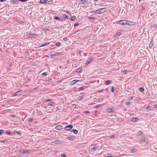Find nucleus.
<instances>
[{"label": "nucleus", "mask_w": 157, "mask_h": 157, "mask_svg": "<svg viewBox=\"0 0 157 157\" xmlns=\"http://www.w3.org/2000/svg\"><path fill=\"white\" fill-rule=\"evenodd\" d=\"M79 80H74L71 82L70 85H73L76 83L77 82H79Z\"/></svg>", "instance_id": "8"}, {"label": "nucleus", "mask_w": 157, "mask_h": 157, "mask_svg": "<svg viewBox=\"0 0 157 157\" xmlns=\"http://www.w3.org/2000/svg\"><path fill=\"white\" fill-rule=\"evenodd\" d=\"M79 89L80 91L82 90H83L84 89V88L83 87H81L79 88Z\"/></svg>", "instance_id": "33"}, {"label": "nucleus", "mask_w": 157, "mask_h": 157, "mask_svg": "<svg viewBox=\"0 0 157 157\" xmlns=\"http://www.w3.org/2000/svg\"><path fill=\"white\" fill-rule=\"evenodd\" d=\"M104 91V90H99L98 91L99 92H103Z\"/></svg>", "instance_id": "52"}, {"label": "nucleus", "mask_w": 157, "mask_h": 157, "mask_svg": "<svg viewBox=\"0 0 157 157\" xmlns=\"http://www.w3.org/2000/svg\"><path fill=\"white\" fill-rule=\"evenodd\" d=\"M4 132V130H0V135H1L2 134L3 132Z\"/></svg>", "instance_id": "40"}, {"label": "nucleus", "mask_w": 157, "mask_h": 157, "mask_svg": "<svg viewBox=\"0 0 157 157\" xmlns=\"http://www.w3.org/2000/svg\"><path fill=\"white\" fill-rule=\"evenodd\" d=\"M147 109L148 110H150V107H147Z\"/></svg>", "instance_id": "55"}, {"label": "nucleus", "mask_w": 157, "mask_h": 157, "mask_svg": "<svg viewBox=\"0 0 157 157\" xmlns=\"http://www.w3.org/2000/svg\"><path fill=\"white\" fill-rule=\"evenodd\" d=\"M22 94V90H20L18 91L17 92L15 93L14 94V96H19L21 95Z\"/></svg>", "instance_id": "2"}, {"label": "nucleus", "mask_w": 157, "mask_h": 157, "mask_svg": "<svg viewBox=\"0 0 157 157\" xmlns=\"http://www.w3.org/2000/svg\"><path fill=\"white\" fill-rule=\"evenodd\" d=\"M81 52H82V51H81V50H79V51H78V52L79 54H80V53H81Z\"/></svg>", "instance_id": "58"}, {"label": "nucleus", "mask_w": 157, "mask_h": 157, "mask_svg": "<svg viewBox=\"0 0 157 157\" xmlns=\"http://www.w3.org/2000/svg\"><path fill=\"white\" fill-rule=\"evenodd\" d=\"M33 120V118H30L29 120V122H31Z\"/></svg>", "instance_id": "45"}, {"label": "nucleus", "mask_w": 157, "mask_h": 157, "mask_svg": "<svg viewBox=\"0 0 157 157\" xmlns=\"http://www.w3.org/2000/svg\"><path fill=\"white\" fill-rule=\"evenodd\" d=\"M72 125H69L65 126L64 127V129L66 130H69L70 129H71L73 128Z\"/></svg>", "instance_id": "3"}, {"label": "nucleus", "mask_w": 157, "mask_h": 157, "mask_svg": "<svg viewBox=\"0 0 157 157\" xmlns=\"http://www.w3.org/2000/svg\"><path fill=\"white\" fill-rule=\"evenodd\" d=\"M49 55L50 56H51V57L52 58H55V55L54 54H53L52 53V52L50 53Z\"/></svg>", "instance_id": "14"}, {"label": "nucleus", "mask_w": 157, "mask_h": 157, "mask_svg": "<svg viewBox=\"0 0 157 157\" xmlns=\"http://www.w3.org/2000/svg\"><path fill=\"white\" fill-rule=\"evenodd\" d=\"M49 43H48V42L45 43L44 44H43L42 45H41L40 46V47H44V46L48 45L49 44Z\"/></svg>", "instance_id": "20"}, {"label": "nucleus", "mask_w": 157, "mask_h": 157, "mask_svg": "<svg viewBox=\"0 0 157 157\" xmlns=\"http://www.w3.org/2000/svg\"><path fill=\"white\" fill-rule=\"evenodd\" d=\"M19 1L21 2H25L27 1L28 0H18Z\"/></svg>", "instance_id": "46"}, {"label": "nucleus", "mask_w": 157, "mask_h": 157, "mask_svg": "<svg viewBox=\"0 0 157 157\" xmlns=\"http://www.w3.org/2000/svg\"><path fill=\"white\" fill-rule=\"evenodd\" d=\"M51 79H48L47 80L48 81H50L51 80Z\"/></svg>", "instance_id": "62"}, {"label": "nucleus", "mask_w": 157, "mask_h": 157, "mask_svg": "<svg viewBox=\"0 0 157 157\" xmlns=\"http://www.w3.org/2000/svg\"><path fill=\"white\" fill-rule=\"evenodd\" d=\"M82 70V68L80 67L79 68H78L76 70V71L78 72H79L81 71Z\"/></svg>", "instance_id": "13"}, {"label": "nucleus", "mask_w": 157, "mask_h": 157, "mask_svg": "<svg viewBox=\"0 0 157 157\" xmlns=\"http://www.w3.org/2000/svg\"><path fill=\"white\" fill-rule=\"evenodd\" d=\"M127 21L126 20H121L117 21L116 23L118 24H120L122 25H126L127 23Z\"/></svg>", "instance_id": "1"}, {"label": "nucleus", "mask_w": 157, "mask_h": 157, "mask_svg": "<svg viewBox=\"0 0 157 157\" xmlns=\"http://www.w3.org/2000/svg\"><path fill=\"white\" fill-rule=\"evenodd\" d=\"M45 2H49L48 1L46 0H40V3L42 4L44 3Z\"/></svg>", "instance_id": "17"}, {"label": "nucleus", "mask_w": 157, "mask_h": 157, "mask_svg": "<svg viewBox=\"0 0 157 157\" xmlns=\"http://www.w3.org/2000/svg\"><path fill=\"white\" fill-rule=\"evenodd\" d=\"M63 40L64 41H66L67 39V38L64 37L63 38Z\"/></svg>", "instance_id": "37"}, {"label": "nucleus", "mask_w": 157, "mask_h": 157, "mask_svg": "<svg viewBox=\"0 0 157 157\" xmlns=\"http://www.w3.org/2000/svg\"><path fill=\"white\" fill-rule=\"evenodd\" d=\"M71 132H73L75 134H77L78 132V131L77 130L73 129L71 131Z\"/></svg>", "instance_id": "11"}, {"label": "nucleus", "mask_w": 157, "mask_h": 157, "mask_svg": "<svg viewBox=\"0 0 157 157\" xmlns=\"http://www.w3.org/2000/svg\"><path fill=\"white\" fill-rule=\"evenodd\" d=\"M99 149V148L98 147H97L96 145H92L91 147L90 150H93V151H94L97 150H98Z\"/></svg>", "instance_id": "4"}, {"label": "nucleus", "mask_w": 157, "mask_h": 157, "mask_svg": "<svg viewBox=\"0 0 157 157\" xmlns=\"http://www.w3.org/2000/svg\"><path fill=\"white\" fill-rule=\"evenodd\" d=\"M82 97H79V100H82Z\"/></svg>", "instance_id": "49"}, {"label": "nucleus", "mask_w": 157, "mask_h": 157, "mask_svg": "<svg viewBox=\"0 0 157 157\" xmlns=\"http://www.w3.org/2000/svg\"><path fill=\"white\" fill-rule=\"evenodd\" d=\"M79 25V23H75V24H74V27H76V26H78Z\"/></svg>", "instance_id": "36"}, {"label": "nucleus", "mask_w": 157, "mask_h": 157, "mask_svg": "<svg viewBox=\"0 0 157 157\" xmlns=\"http://www.w3.org/2000/svg\"><path fill=\"white\" fill-rule=\"evenodd\" d=\"M42 75L43 76H46L47 75V73L46 72H44L42 73Z\"/></svg>", "instance_id": "42"}, {"label": "nucleus", "mask_w": 157, "mask_h": 157, "mask_svg": "<svg viewBox=\"0 0 157 157\" xmlns=\"http://www.w3.org/2000/svg\"><path fill=\"white\" fill-rule=\"evenodd\" d=\"M142 1V0H139V2H140Z\"/></svg>", "instance_id": "64"}, {"label": "nucleus", "mask_w": 157, "mask_h": 157, "mask_svg": "<svg viewBox=\"0 0 157 157\" xmlns=\"http://www.w3.org/2000/svg\"><path fill=\"white\" fill-rule=\"evenodd\" d=\"M21 152L24 153H29V151L27 150H25L24 149L21 150Z\"/></svg>", "instance_id": "7"}, {"label": "nucleus", "mask_w": 157, "mask_h": 157, "mask_svg": "<svg viewBox=\"0 0 157 157\" xmlns=\"http://www.w3.org/2000/svg\"><path fill=\"white\" fill-rule=\"evenodd\" d=\"M106 8H101L100 9V10L101 11V13H103L105 11V10L106 9Z\"/></svg>", "instance_id": "19"}, {"label": "nucleus", "mask_w": 157, "mask_h": 157, "mask_svg": "<svg viewBox=\"0 0 157 157\" xmlns=\"http://www.w3.org/2000/svg\"><path fill=\"white\" fill-rule=\"evenodd\" d=\"M127 105H129L131 104V102L129 101H128L126 102V103Z\"/></svg>", "instance_id": "39"}, {"label": "nucleus", "mask_w": 157, "mask_h": 157, "mask_svg": "<svg viewBox=\"0 0 157 157\" xmlns=\"http://www.w3.org/2000/svg\"><path fill=\"white\" fill-rule=\"evenodd\" d=\"M29 37H32L33 36L34 34H29Z\"/></svg>", "instance_id": "32"}, {"label": "nucleus", "mask_w": 157, "mask_h": 157, "mask_svg": "<svg viewBox=\"0 0 157 157\" xmlns=\"http://www.w3.org/2000/svg\"><path fill=\"white\" fill-rule=\"evenodd\" d=\"M101 106V105H96L95 106V108H98L100 107Z\"/></svg>", "instance_id": "35"}, {"label": "nucleus", "mask_w": 157, "mask_h": 157, "mask_svg": "<svg viewBox=\"0 0 157 157\" xmlns=\"http://www.w3.org/2000/svg\"><path fill=\"white\" fill-rule=\"evenodd\" d=\"M63 18H68V16L67 15H63Z\"/></svg>", "instance_id": "38"}, {"label": "nucleus", "mask_w": 157, "mask_h": 157, "mask_svg": "<svg viewBox=\"0 0 157 157\" xmlns=\"http://www.w3.org/2000/svg\"><path fill=\"white\" fill-rule=\"evenodd\" d=\"M6 0H0V1L1 2H2L4 1H6Z\"/></svg>", "instance_id": "60"}, {"label": "nucleus", "mask_w": 157, "mask_h": 157, "mask_svg": "<svg viewBox=\"0 0 157 157\" xmlns=\"http://www.w3.org/2000/svg\"><path fill=\"white\" fill-rule=\"evenodd\" d=\"M127 24L126 25H135V22H131V21H127Z\"/></svg>", "instance_id": "6"}, {"label": "nucleus", "mask_w": 157, "mask_h": 157, "mask_svg": "<svg viewBox=\"0 0 157 157\" xmlns=\"http://www.w3.org/2000/svg\"><path fill=\"white\" fill-rule=\"evenodd\" d=\"M60 44V43L59 42H57L56 44V45L57 46H59Z\"/></svg>", "instance_id": "30"}, {"label": "nucleus", "mask_w": 157, "mask_h": 157, "mask_svg": "<svg viewBox=\"0 0 157 157\" xmlns=\"http://www.w3.org/2000/svg\"><path fill=\"white\" fill-rule=\"evenodd\" d=\"M85 113H90V112H89V111H85Z\"/></svg>", "instance_id": "59"}, {"label": "nucleus", "mask_w": 157, "mask_h": 157, "mask_svg": "<svg viewBox=\"0 0 157 157\" xmlns=\"http://www.w3.org/2000/svg\"><path fill=\"white\" fill-rule=\"evenodd\" d=\"M80 2L82 4H83L85 5L86 4V3H87L86 0H81Z\"/></svg>", "instance_id": "12"}, {"label": "nucleus", "mask_w": 157, "mask_h": 157, "mask_svg": "<svg viewBox=\"0 0 157 157\" xmlns=\"http://www.w3.org/2000/svg\"><path fill=\"white\" fill-rule=\"evenodd\" d=\"M154 44V43L153 42L151 41L150 42V43L149 44V47L150 48H152V46H153V45Z\"/></svg>", "instance_id": "15"}, {"label": "nucleus", "mask_w": 157, "mask_h": 157, "mask_svg": "<svg viewBox=\"0 0 157 157\" xmlns=\"http://www.w3.org/2000/svg\"><path fill=\"white\" fill-rule=\"evenodd\" d=\"M121 33H118L116 34V36H119L121 35Z\"/></svg>", "instance_id": "27"}, {"label": "nucleus", "mask_w": 157, "mask_h": 157, "mask_svg": "<svg viewBox=\"0 0 157 157\" xmlns=\"http://www.w3.org/2000/svg\"><path fill=\"white\" fill-rule=\"evenodd\" d=\"M92 60L91 59L89 58L88 59L87 63H86V65L87 66L91 62H92Z\"/></svg>", "instance_id": "10"}, {"label": "nucleus", "mask_w": 157, "mask_h": 157, "mask_svg": "<svg viewBox=\"0 0 157 157\" xmlns=\"http://www.w3.org/2000/svg\"><path fill=\"white\" fill-rule=\"evenodd\" d=\"M137 121V118L136 117L133 118L132 119L131 121L132 122H136Z\"/></svg>", "instance_id": "18"}, {"label": "nucleus", "mask_w": 157, "mask_h": 157, "mask_svg": "<svg viewBox=\"0 0 157 157\" xmlns=\"http://www.w3.org/2000/svg\"><path fill=\"white\" fill-rule=\"evenodd\" d=\"M46 101H51V99H48L46 100Z\"/></svg>", "instance_id": "51"}, {"label": "nucleus", "mask_w": 157, "mask_h": 157, "mask_svg": "<svg viewBox=\"0 0 157 157\" xmlns=\"http://www.w3.org/2000/svg\"><path fill=\"white\" fill-rule=\"evenodd\" d=\"M54 104L55 103L54 102H51L49 103V105L51 106H53Z\"/></svg>", "instance_id": "31"}, {"label": "nucleus", "mask_w": 157, "mask_h": 157, "mask_svg": "<svg viewBox=\"0 0 157 157\" xmlns=\"http://www.w3.org/2000/svg\"><path fill=\"white\" fill-rule=\"evenodd\" d=\"M108 116H109H109H110V117H109V119H112V116H111V114L109 115V114Z\"/></svg>", "instance_id": "48"}, {"label": "nucleus", "mask_w": 157, "mask_h": 157, "mask_svg": "<svg viewBox=\"0 0 157 157\" xmlns=\"http://www.w3.org/2000/svg\"><path fill=\"white\" fill-rule=\"evenodd\" d=\"M128 72V71L127 70H124L123 71V73L125 74H126Z\"/></svg>", "instance_id": "44"}, {"label": "nucleus", "mask_w": 157, "mask_h": 157, "mask_svg": "<svg viewBox=\"0 0 157 157\" xmlns=\"http://www.w3.org/2000/svg\"><path fill=\"white\" fill-rule=\"evenodd\" d=\"M154 106L155 108H157V104L155 105Z\"/></svg>", "instance_id": "57"}, {"label": "nucleus", "mask_w": 157, "mask_h": 157, "mask_svg": "<svg viewBox=\"0 0 157 157\" xmlns=\"http://www.w3.org/2000/svg\"><path fill=\"white\" fill-rule=\"evenodd\" d=\"M111 90L112 92L113 93L114 92V86H112L111 89Z\"/></svg>", "instance_id": "23"}, {"label": "nucleus", "mask_w": 157, "mask_h": 157, "mask_svg": "<svg viewBox=\"0 0 157 157\" xmlns=\"http://www.w3.org/2000/svg\"><path fill=\"white\" fill-rule=\"evenodd\" d=\"M1 142H3V143H4V142H6V141L5 140H3V141H1Z\"/></svg>", "instance_id": "61"}, {"label": "nucleus", "mask_w": 157, "mask_h": 157, "mask_svg": "<svg viewBox=\"0 0 157 157\" xmlns=\"http://www.w3.org/2000/svg\"><path fill=\"white\" fill-rule=\"evenodd\" d=\"M76 19V17L75 16H73L71 17V21H73L75 20Z\"/></svg>", "instance_id": "22"}, {"label": "nucleus", "mask_w": 157, "mask_h": 157, "mask_svg": "<svg viewBox=\"0 0 157 157\" xmlns=\"http://www.w3.org/2000/svg\"><path fill=\"white\" fill-rule=\"evenodd\" d=\"M113 109L111 108H109V113H111L113 112Z\"/></svg>", "instance_id": "24"}, {"label": "nucleus", "mask_w": 157, "mask_h": 157, "mask_svg": "<svg viewBox=\"0 0 157 157\" xmlns=\"http://www.w3.org/2000/svg\"><path fill=\"white\" fill-rule=\"evenodd\" d=\"M115 136L114 135H113L110 136V138H114Z\"/></svg>", "instance_id": "41"}, {"label": "nucleus", "mask_w": 157, "mask_h": 157, "mask_svg": "<svg viewBox=\"0 0 157 157\" xmlns=\"http://www.w3.org/2000/svg\"><path fill=\"white\" fill-rule=\"evenodd\" d=\"M105 84L106 85H108V80H107L105 82Z\"/></svg>", "instance_id": "53"}, {"label": "nucleus", "mask_w": 157, "mask_h": 157, "mask_svg": "<svg viewBox=\"0 0 157 157\" xmlns=\"http://www.w3.org/2000/svg\"><path fill=\"white\" fill-rule=\"evenodd\" d=\"M151 28L152 29L155 30V28H157V24H155L151 26Z\"/></svg>", "instance_id": "9"}, {"label": "nucleus", "mask_w": 157, "mask_h": 157, "mask_svg": "<svg viewBox=\"0 0 157 157\" xmlns=\"http://www.w3.org/2000/svg\"><path fill=\"white\" fill-rule=\"evenodd\" d=\"M60 141L58 140H56L52 142V143L55 144H59L60 143Z\"/></svg>", "instance_id": "16"}, {"label": "nucleus", "mask_w": 157, "mask_h": 157, "mask_svg": "<svg viewBox=\"0 0 157 157\" xmlns=\"http://www.w3.org/2000/svg\"><path fill=\"white\" fill-rule=\"evenodd\" d=\"M111 83V81L110 80H109V85Z\"/></svg>", "instance_id": "56"}, {"label": "nucleus", "mask_w": 157, "mask_h": 157, "mask_svg": "<svg viewBox=\"0 0 157 157\" xmlns=\"http://www.w3.org/2000/svg\"><path fill=\"white\" fill-rule=\"evenodd\" d=\"M6 133L7 134H9V135L11 134V133H10V132L9 131H6Z\"/></svg>", "instance_id": "34"}, {"label": "nucleus", "mask_w": 157, "mask_h": 157, "mask_svg": "<svg viewBox=\"0 0 157 157\" xmlns=\"http://www.w3.org/2000/svg\"><path fill=\"white\" fill-rule=\"evenodd\" d=\"M139 90L140 91L143 92L144 91V87H141L140 88Z\"/></svg>", "instance_id": "21"}, {"label": "nucleus", "mask_w": 157, "mask_h": 157, "mask_svg": "<svg viewBox=\"0 0 157 157\" xmlns=\"http://www.w3.org/2000/svg\"><path fill=\"white\" fill-rule=\"evenodd\" d=\"M48 2H45V3H45V4H47Z\"/></svg>", "instance_id": "63"}, {"label": "nucleus", "mask_w": 157, "mask_h": 157, "mask_svg": "<svg viewBox=\"0 0 157 157\" xmlns=\"http://www.w3.org/2000/svg\"><path fill=\"white\" fill-rule=\"evenodd\" d=\"M139 133L140 135H141L142 133V131H140V132H139Z\"/></svg>", "instance_id": "54"}, {"label": "nucleus", "mask_w": 157, "mask_h": 157, "mask_svg": "<svg viewBox=\"0 0 157 157\" xmlns=\"http://www.w3.org/2000/svg\"><path fill=\"white\" fill-rule=\"evenodd\" d=\"M61 156L62 157H65L66 155L64 154H62L61 155Z\"/></svg>", "instance_id": "43"}, {"label": "nucleus", "mask_w": 157, "mask_h": 157, "mask_svg": "<svg viewBox=\"0 0 157 157\" xmlns=\"http://www.w3.org/2000/svg\"><path fill=\"white\" fill-rule=\"evenodd\" d=\"M96 11L97 12V13L98 14H100L101 13V11L100 10V9Z\"/></svg>", "instance_id": "25"}, {"label": "nucleus", "mask_w": 157, "mask_h": 157, "mask_svg": "<svg viewBox=\"0 0 157 157\" xmlns=\"http://www.w3.org/2000/svg\"><path fill=\"white\" fill-rule=\"evenodd\" d=\"M136 151V149H133L131 150L132 152H135Z\"/></svg>", "instance_id": "28"}, {"label": "nucleus", "mask_w": 157, "mask_h": 157, "mask_svg": "<svg viewBox=\"0 0 157 157\" xmlns=\"http://www.w3.org/2000/svg\"><path fill=\"white\" fill-rule=\"evenodd\" d=\"M112 156V155L110 154H109V157H111Z\"/></svg>", "instance_id": "50"}, {"label": "nucleus", "mask_w": 157, "mask_h": 157, "mask_svg": "<svg viewBox=\"0 0 157 157\" xmlns=\"http://www.w3.org/2000/svg\"><path fill=\"white\" fill-rule=\"evenodd\" d=\"M61 19L60 18L57 17H55L54 18V19L55 20H60Z\"/></svg>", "instance_id": "29"}, {"label": "nucleus", "mask_w": 157, "mask_h": 157, "mask_svg": "<svg viewBox=\"0 0 157 157\" xmlns=\"http://www.w3.org/2000/svg\"><path fill=\"white\" fill-rule=\"evenodd\" d=\"M95 17H88V19L90 20H94Z\"/></svg>", "instance_id": "26"}, {"label": "nucleus", "mask_w": 157, "mask_h": 157, "mask_svg": "<svg viewBox=\"0 0 157 157\" xmlns=\"http://www.w3.org/2000/svg\"><path fill=\"white\" fill-rule=\"evenodd\" d=\"M133 98L132 97H130L129 98V100H132L133 99Z\"/></svg>", "instance_id": "47"}, {"label": "nucleus", "mask_w": 157, "mask_h": 157, "mask_svg": "<svg viewBox=\"0 0 157 157\" xmlns=\"http://www.w3.org/2000/svg\"><path fill=\"white\" fill-rule=\"evenodd\" d=\"M55 129L57 130H61L63 129V127L61 125H58L55 127Z\"/></svg>", "instance_id": "5"}]
</instances>
